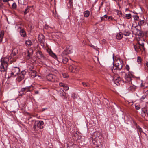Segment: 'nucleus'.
<instances>
[{"instance_id":"f257e3e1","label":"nucleus","mask_w":148,"mask_h":148,"mask_svg":"<svg viewBox=\"0 0 148 148\" xmlns=\"http://www.w3.org/2000/svg\"><path fill=\"white\" fill-rule=\"evenodd\" d=\"M18 53V49L14 48L12 50V52L10 56L8 57H5L2 58L1 60V66H0V71H5L7 70L8 63L10 61V64L15 62L16 60V57L13 56H15Z\"/></svg>"},{"instance_id":"f03ea898","label":"nucleus","mask_w":148,"mask_h":148,"mask_svg":"<svg viewBox=\"0 0 148 148\" xmlns=\"http://www.w3.org/2000/svg\"><path fill=\"white\" fill-rule=\"evenodd\" d=\"M115 66H113L111 67L110 70L115 74L117 73V71L120 70L122 69L123 66V63H121L119 60H117L115 62Z\"/></svg>"},{"instance_id":"7ed1b4c3","label":"nucleus","mask_w":148,"mask_h":148,"mask_svg":"<svg viewBox=\"0 0 148 148\" xmlns=\"http://www.w3.org/2000/svg\"><path fill=\"white\" fill-rule=\"evenodd\" d=\"M20 72V69L19 67H13L12 68L11 75L14 76H16L19 75V73Z\"/></svg>"},{"instance_id":"20e7f679","label":"nucleus","mask_w":148,"mask_h":148,"mask_svg":"<svg viewBox=\"0 0 148 148\" xmlns=\"http://www.w3.org/2000/svg\"><path fill=\"white\" fill-rule=\"evenodd\" d=\"M137 27V26L135 27L132 26V33L136 35H138L139 36H141V32L138 29Z\"/></svg>"},{"instance_id":"39448f33","label":"nucleus","mask_w":148,"mask_h":148,"mask_svg":"<svg viewBox=\"0 0 148 148\" xmlns=\"http://www.w3.org/2000/svg\"><path fill=\"white\" fill-rule=\"evenodd\" d=\"M44 38V35L42 34L39 35L38 37V41L42 46H44V43L45 40Z\"/></svg>"},{"instance_id":"423d86ee","label":"nucleus","mask_w":148,"mask_h":148,"mask_svg":"<svg viewBox=\"0 0 148 148\" xmlns=\"http://www.w3.org/2000/svg\"><path fill=\"white\" fill-rule=\"evenodd\" d=\"M56 77V76L55 75L51 74H48L46 77L48 80L52 82L54 81Z\"/></svg>"},{"instance_id":"0eeeda50","label":"nucleus","mask_w":148,"mask_h":148,"mask_svg":"<svg viewBox=\"0 0 148 148\" xmlns=\"http://www.w3.org/2000/svg\"><path fill=\"white\" fill-rule=\"evenodd\" d=\"M132 77V75L130 73L125 74V82H130L131 81Z\"/></svg>"},{"instance_id":"6e6552de","label":"nucleus","mask_w":148,"mask_h":148,"mask_svg":"<svg viewBox=\"0 0 148 148\" xmlns=\"http://www.w3.org/2000/svg\"><path fill=\"white\" fill-rule=\"evenodd\" d=\"M36 124L38 128L40 129L43 128L44 122L42 121H36Z\"/></svg>"},{"instance_id":"1a4fd4ad","label":"nucleus","mask_w":148,"mask_h":148,"mask_svg":"<svg viewBox=\"0 0 148 148\" xmlns=\"http://www.w3.org/2000/svg\"><path fill=\"white\" fill-rule=\"evenodd\" d=\"M66 52H67V53H72V49L70 46H68V47H66V49L62 53V56H63L64 54H67V53H66Z\"/></svg>"},{"instance_id":"9d476101","label":"nucleus","mask_w":148,"mask_h":148,"mask_svg":"<svg viewBox=\"0 0 148 148\" xmlns=\"http://www.w3.org/2000/svg\"><path fill=\"white\" fill-rule=\"evenodd\" d=\"M33 87V86L31 85L29 86L26 87L21 88V91L22 92H24L25 91L27 92L30 91V89L31 88Z\"/></svg>"},{"instance_id":"9b49d317","label":"nucleus","mask_w":148,"mask_h":148,"mask_svg":"<svg viewBox=\"0 0 148 148\" xmlns=\"http://www.w3.org/2000/svg\"><path fill=\"white\" fill-rule=\"evenodd\" d=\"M133 45L135 50L137 52L141 50V48L139 44H137L136 45Z\"/></svg>"},{"instance_id":"f8f14e48","label":"nucleus","mask_w":148,"mask_h":148,"mask_svg":"<svg viewBox=\"0 0 148 148\" xmlns=\"http://www.w3.org/2000/svg\"><path fill=\"white\" fill-rule=\"evenodd\" d=\"M29 72L32 77H34L36 76V72L35 70L30 71Z\"/></svg>"},{"instance_id":"ddd939ff","label":"nucleus","mask_w":148,"mask_h":148,"mask_svg":"<svg viewBox=\"0 0 148 148\" xmlns=\"http://www.w3.org/2000/svg\"><path fill=\"white\" fill-rule=\"evenodd\" d=\"M58 93L61 96L65 97L66 95V93L62 89H60Z\"/></svg>"},{"instance_id":"4468645a","label":"nucleus","mask_w":148,"mask_h":148,"mask_svg":"<svg viewBox=\"0 0 148 148\" xmlns=\"http://www.w3.org/2000/svg\"><path fill=\"white\" fill-rule=\"evenodd\" d=\"M48 53L49 55L53 58H56V56L51 49H49L48 51Z\"/></svg>"},{"instance_id":"2eb2a0df","label":"nucleus","mask_w":148,"mask_h":148,"mask_svg":"<svg viewBox=\"0 0 148 148\" xmlns=\"http://www.w3.org/2000/svg\"><path fill=\"white\" fill-rule=\"evenodd\" d=\"M145 23V21L143 20H140L138 23V25L140 27L144 25Z\"/></svg>"},{"instance_id":"dca6fc26","label":"nucleus","mask_w":148,"mask_h":148,"mask_svg":"<svg viewBox=\"0 0 148 148\" xmlns=\"http://www.w3.org/2000/svg\"><path fill=\"white\" fill-rule=\"evenodd\" d=\"M116 38L120 40L123 37V34L121 32H119L117 33L116 36Z\"/></svg>"},{"instance_id":"f3484780","label":"nucleus","mask_w":148,"mask_h":148,"mask_svg":"<svg viewBox=\"0 0 148 148\" xmlns=\"http://www.w3.org/2000/svg\"><path fill=\"white\" fill-rule=\"evenodd\" d=\"M36 55L38 57H39L40 58H42L43 57V56L42 54V53L41 51H38L36 53Z\"/></svg>"},{"instance_id":"a211bd4d","label":"nucleus","mask_w":148,"mask_h":148,"mask_svg":"<svg viewBox=\"0 0 148 148\" xmlns=\"http://www.w3.org/2000/svg\"><path fill=\"white\" fill-rule=\"evenodd\" d=\"M20 34L21 36L23 37H25L26 36V32L23 29H21L20 30Z\"/></svg>"},{"instance_id":"6ab92c4d","label":"nucleus","mask_w":148,"mask_h":148,"mask_svg":"<svg viewBox=\"0 0 148 148\" xmlns=\"http://www.w3.org/2000/svg\"><path fill=\"white\" fill-rule=\"evenodd\" d=\"M25 44L27 47H29L32 45V41L30 40H28L26 41Z\"/></svg>"},{"instance_id":"aec40b11","label":"nucleus","mask_w":148,"mask_h":148,"mask_svg":"<svg viewBox=\"0 0 148 148\" xmlns=\"http://www.w3.org/2000/svg\"><path fill=\"white\" fill-rule=\"evenodd\" d=\"M4 35V32L3 31H1L0 32V42L2 41V39Z\"/></svg>"},{"instance_id":"412c9836","label":"nucleus","mask_w":148,"mask_h":148,"mask_svg":"<svg viewBox=\"0 0 148 148\" xmlns=\"http://www.w3.org/2000/svg\"><path fill=\"white\" fill-rule=\"evenodd\" d=\"M33 50L32 49H30L28 51L27 56L30 57L33 54Z\"/></svg>"},{"instance_id":"4be33fe9","label":"nucleus","mask_w":148,"mask_h":148,"mask_svg":"<svg viewBox=\"0 0 148 148\" xmlns=\"http://www.w3.org/2000/svg\"><path fill=\"white\" fill-rule=\"evenodd\" d=\"M31 8L30 6H28L26 9H25L24 12V15H26L27 13H28L30 10V8Z\"/></svg>"},{"instance_id":"5701e85b","label":"nucleus","mask_w":148,"mask_h":148,"mask_svg":"<svg viewBox=\"0 0 148 148\" xmlns=\"http://www.w3.org/2000/svg\"><path fill=\"white\" fill-rule=\"evenodd\" d=\"M130 33L128 31L126 30L123 32V34L126 36H128L130 35Z\"/></svg>"},{"instance_id":"b1692460","label":"nucleus","mask_w":148,"mask_h":148,"mask_svg":"<svg viewBox=\"0 0 148 148\" xmlns=\"http://www.w3.org/2000/svg\"><path fill=\"white\" fill-rule=\"evenodd\" d=\"M136 88L135 86L134 85L130 86L129 88V90L131 91H134Z\"/></svg>"},{"instance_id":"393cba45","label":"nucleus","mask_w":148,"mask_h":148,"mask_svg":"<svg viewBox=\"0 0 148 148\" xmlns=\"http://www.w3.org/2000/svg\"><path fill=\"white\" fill-rule=\"evenodd\" d=\"M26 72L25 71L23 70L19 74L20 76H23L24 78V77L26 75Z\"/></svg>"},{"instance_id":"a878e982","label":"nucleus","mask_w":148,"mask_h":148,"mask_svg":"<svg viewBox=\"0 0 148 148\" xmlns=\"http://www.w3.org/2000/svg\"><path fill=\"white\" fill-rule=\"evenodd\" d=\"M90 14V12L88 11H86L84 13V16L85 17H88Z\"/></svg>"},{"instance_id":"bb28decb","label":"nucleus","mask_w":148,"mask_h":148,"mask_svg":"<svg viewBox=\"0 0 148 148\" xmlns=\"http://www.w3.org/2000/svg\"><path fill=\"white\" fill-rule=\"evenodd\" d=\"M68 61V59L66 57H63L62 59V62L63 63L66 64Z\"/></svg>"},{"instance_id":"cd10ccee","label":"nucleus","mask_w":148,"mask_h":148,"mask_svg":"<svg viewBox=\"0 0 148 148\" xmlns=\"http://www.w3.org/2000/svg\"><path fill=\"white\" fill-rule=\"evenodd\" d=\"M24 78L23 76H19L17 78V80L19 82H20Z\"/></svg>"},{"instance_id":"c85d7f7f","label":"nucleus","mask_w":148,"mask_h":148,"mask_svg":"<svg viewBox=\"0 0 148 148\" xmlns=\"http://www.w3.org/2000/svg\"><path fill=\"white\" fill-rule=\"evenodd\" d=\"M143 93L144 94V95L145 96V97H146V98L148 97V90L146 91L145 90H144Z\"/></svg>"},{"instance_id":"c756f323","label":"nucleus","mask_w":148,"mask_h":148,"mask_svg":"<svg viewBox=\"0 0 148 148\" xmlns=\"http://www.w3.org/2000/svg\"><path fill=\"white\" fill-rule=\"evenodd\" d=\"M82 84L84 87H88L90 86V84L88 83L84 82H82Z\"/></svg>"},{"instance_id":"7c9ffc66","label":"nucleus","mask_w":148,"mask_h":148,"mask_svg":"<svg viewBox=\"0 0 148 148\" xmlns=\"http://www.w3.org/2000/svg\"><path fill=\"white\" fill-rule=\"evenodd\" d=\"M137 62L139 64H140L142 62V59L140 57L138 56L137 57Z\"/></svg>"},{"instance_id":"2f4dec72","label":"nucleus","mask_w":148,"mask_h":148,"mask_svg":"<svg viewBox=\"0 0 148 148\" xmlns=\"http://www.w3.org/2000/svg\"><path fill=\"white\" fill-rule=\"evenodd\" d=\"M132 15L130 14H128L126 15L125 17L127 19H129L131 18Z\"/></svg>"},{"instance_id":"473e14b6","label":"nucleus","mask_w":148,"mask_h":148,"mask_svg":"<svg viewBox=\"0 0 148 148\" xmlns=\"http://www.w3.org/2000/svg\"><path fill=\"white\" fill-rule=\"evenodd\" d=\"M138 44H139L140 46V47L141 48V50L142 49H143V50L144 51L145 50V49L144 47V44L143 43H142L141 44H140V43L139 42Z\"/></svg>"},{"instance_id":"72a5a7b5","label":"nucleus","mask_w":148,"mask_h":148,"mask_svg":"<svg viewBox=\"0 0 148 148\" xmlns=\"http://www.w3.org/2000/svg\"><path fill=\"white\" fill-rule=\"evenodd\" d=\"M133 17L135 20L138 21L139 20V17L136 15H133Z\"/></svg>"},{"instance_id":"f704fd0d","label":"nucleus","mask_w":148,"mask_h":148,"mask_svg":"<svg viewBox=\"0 0 148 148\" xmlns=\"http://www.w3.org/2000/svg\"><path fill=\"white\" fill-rule=\"evenodd\" d=\"M141 115L142 117H144L147 116L146 114L145 111H143L141 113Z\"/></svg>"},{"instance_id":"c9c22d12","label":"nucleus","mask_w":148,"mask_h":148,"mask_svg":"<svg viewBox=\"0 0 148 148\" xmlns=\"http://www.w3.org/2000/svg\"><path fill=\"white\" fill-rule=\"evenodd\" d=\"M136 127L138 130V131H139L140 133L142 131V129L139 126L137 125L136 126Z\"/></svg>"},{"instance_id":"e433bc0d","label":"nucleus","mask_w":148,"mask_h":148,"mask_svg":"<svg viewBox=\"0 0 148 148\" xmlns=\"http://www.w3.org/2000/svg\"><path fill=\"white\" fill-rule=\"evenodd\" d=\"M64 88L65 90H68L69 88L67 85L65 84V86L64 87Z\"/></svg>"},{"instance_id":"4c0bfd02","label":"nucleus","mask_w":148,"mask_h":148,"mask_svg":"<svg viewBox=\"0 0 148 148\" xmlns=\"http://www.w3.org/2000/svg\"><path fill=\"white\" fill-rule=\"evenodd\" d=\"M147 98L144 95H143L140 99L141 101H143L145 98Z\"/></svg>"},{"instance_id":"58836bf2","label":"nucleus","mask_w":148,"mask_h":148,"mask_svg":"<svg viewBox=\"0 0 148 148\" xmlns=\"http://www.w3.org/2000/svg\"><path fill=\"white\" fill-rule=\"evenodd\" d=\"M34 67V66H33V65H32V66H31V67L29 68V71H34V70H33V69Z\"/></svg>"},{"instance_id":"ea45409f","label":"nucleus","mask_w":148,"mask_h":148,"mask_svg":"<svg viewBox=\"0 0 148 148\" xmlns=\"http://www.w3.org/2000/svg\"><path fill=\"white\" fill-rule=\"evenodd\" d=\"M3 7V4L1 0H0V7L2 8Z\"/></svg>"},{"instance_id":"a19ab883","label":"nucleus","mask_w":148,"mask_h":148,"mask_svg":"<svg viewBox=\"0 0 148 148\" xmlns=\"http://www.w3.org/2000/svg\"><path fill=\"white\" fill-rule=\"evenodd\" d=\"M65 84H64V83H63L61 82L59 83V85L61 87H64L65 86Z\"/></svg>"},{"instance_id":"79ce46f5","label":"nucleus","mask_w":148,"mask_h":148,"mask_svg":"<svg viewBox=\"0 0 148 148\" xmlns=\"http://www.w3.org/2000/svg\"><path fill=\"white\" fill-rule=\"evenodd\" d=\"M16 3H13L12 5V7L13 8H16Z\"/></svg>"},{"instance_id":"37998d69","label":"nucleus","mask_w":148,"mask_h":148,"mask_svg":"<svg viewBox=\"0 0 148 148\" xmlns=\"http://www.w3.org/2000/svg\"><path fill=\"white\" fill-rule=\"evenodd\" d=\"M120 81H121V78L120 77L118 78L115 80V82H119Z\"/></svg>"},{"instance_id":"c03bdc74","label":"nucleus","mask_w":148,"mask_h":148,"mask_svg":"<svg viewBox=\"0 0 148 148\" xmlns=\"http://www.w3.org/2000/svg\"><path fill=\"white\" fill-rule=\"evenodd\" d=\"M69 4L70 6H72V0H69Z\"/></svg>"},{"instance_id":"a18cd8bd","label":"nucleus","mask_w":148,"mask_h":148,"mask_svg":"<svg viewBox=\"0 0 148 148\" xmlns=\"http://www.w3.org/2000/svg\"><path fill=\"white\" fill-rule=\"evenodd\" d=\"M62 75L64 78H67L68 76L67 74L65 73L63 74Z\"/></svg>"},{"instance_id":"49530a36","label":"nucleus","mask_w":148,"mask_h":148,"mask_svg":"<svg viewBox=\"0 0 148 148\" xmlns=\"http://www.w3.org/2000/svg\"><path fill=\"white\" fill-rule=\"evenodd\" d=\"M141 86L144 89L145 88H146L147 86L145 87L143 83H142L141 84Z\"/></svg>"},{"instance_id":"de8ad7c7","label":"nucleus","mask_w":148,"mask_h":148,"mask_svg":"<svg viewBox=\"0 0 148 148\" xmlns=\"http://www.w3.org/2000/svg\"><path fill=\"white\" fill-rule=\"evenodd\" d=\"M126 69L127 70L129 71L130 69V68L129 66L128 65H126Z\"/></svg>"},{"instance_id":"09e8293b","label":"nucleus","mask_w":148,"mask_h":148,"mask_svg":"<svg viewBox=\"0 0 148 148\" xmlns=\"http://www.w3.org/2000/svg\"><path fill=\"white\" fill-rule=\"evenodd\" d=\"M37 127V126L36 124V121H35L34 123V125L33 126V128L34 129H35Z\"/></svg>"},{"instance_id":"8fccbe9b","label":"nucleus","mask_w":148,"mask_h":148,"mask_svg":"<svg viewBox=\"0 0 148 148\" xmlns=\"http://www.w3.org/2000/svg\"><path fill=\"white\" fill-rule=\"evenodd\" d=\"M147 115V116L148 117V109L147 108V110L145 111Z\"/></svg>"},{"instance_id":"3c124183","label":"nucleus","mask_w":148,"mask_h":148,"mask_svg":"<svg viewBox=\"0 0 148 148\" xmlns=\"http://www.w3.org/2000/svg\"><path fill=\"white\" fill-rule=\"evenodd\" d=\"M101 21H103L104 20V18L103 17H101Z\"/></svg>"},{"instance_id":"603ef678","label":"nucleus","mask_w":148,"mask_h":148,"mask_svg":"<svg viewBox=\"0 0 148 148\" xmlns=\"http://www.w3.org/2000/svg\"><path fill=\"white\" fill-rule=\"evenodd\" d=\"M135 107L136 109L137 110H138L140 109V107L138 106H136Z\"/></svg>"},{"instance_id":"864d4df0","label":"nucleus","mask_w":148,"mask_h":148,"mask_svg":"<svg viewBox=\"0 0 148 148\" xmlns=\"http://www.w3.org/2000/svg\"><path fill=\"white\" fill-rule=\"evenodd\" d=\"M34 92L35 94H38L39 93L38 91L37 90L35 91Z\"/></svg>"},{"instance_id":"5fc2aeb1","label":"nucleus","mask_w":148,"mask_h":148,"mask_svg":"<svg viewBox=\"0 0 148 148\" xmlns=\"http://www.w3.org/2000/svg\"><path fill=\"white\" fill-rule=\"evenodd\" d=\"M103 17L104 18H107L108 17V16L106 15H104Z\"/></svg>"},{"instance_id":"6e6d98bb","label":"nucleus","mask_w":148,"mask_h":148,"mask_svg":"<svg viewBox=\"0 0 148 148\" xmlns=\"http://www.w3.org/2000/svg\"><path fill=\"white\" fill-rule=\"evenodd\" d=\"M3 2H6L8 1H9V0H3Z\"/></svg>"},{"instance_id":"4d7b16f0","label":"nucleus","mask_w":148,"mask_h":148,"mask_svg":"<svg viewBox=\"0 0 148 148\" xmlns=\"http://www.w3.org/2000/svg\"><path fill=\"white\" fill-rule=\"evenodd\" d=\"M146 65L148 67V62H146Z\"/></svg>"},{"instance_id":"13d9d810","label":"nucleus","mask_w":148,"mask_h":148,"mask_svg":"<svg viewBox=\"0 0 148 148\" xmlns=\"http://www.w3.org/2000/svg\"><path fill=\"white\" fill-rule=\"evenodd\" d=\"M19 28L20 29L21 28V27H19Z\"/></svg>"},{"instance_id":"bf43d9fd","label":"nucleus","mask_w":148,"mask_h":148,"mask_svg":"<svg viewBox=\"0 0 148 148\" xmlns=\"http://www.w3.org/2000/svg\"><path fill=\"white\" fill-rule=\"evenodd\" d=\"M3 102V103L6 102V101H4V102Z\"/></svg>"},{"instance_id":"052dcab7","label":"nucleus","mask_w":148,"mask_h":148,"mask_svg":"<svg viewBox=\"0 0 148 148\" xmlns=\"http://www.w3.org/2000/svg\"><path fill=\"white\" fill-rule=\"evenodd\" d=\"M45 110V109H43V110H42L43 111H44Z\"/></svg>"},{"instance_id":"680f3d73","label":"nucleus","mask_w":148,"mask_h":148,"mask_svg":"<svg viewBox=\"0 0 148 148\" xmlns=\"http://www.w3.org/2000/svg\"><path fill=\"white\" fill-rule=\"evenodd\" d=\"M113 59H114V56H113Z\"/></svg>"}]
</instances>
